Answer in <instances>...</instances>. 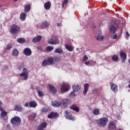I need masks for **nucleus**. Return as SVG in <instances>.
Listing matches in <instances>:
<instances>
[{"label": "nucleus", "mask_w": 130, "mask_h": 130, "mask_svg": "<svg viewBox=\"0 0 130 130\" xmlns=\"http://www.w3.org/2000/svg\"><path fill=\"white\" fill-rule=\"evenodd\" d=\"M97 123L99 127H105L108 123V118L106 117H102L99 120H97Z\"/></svg>", "instance_id": "1"}, {"label": "nucleus", "mask_w": 130, "mask_h": 130, "mask_svg": "<svg viewBox=\"0 0 130 130\" xmlns=\"http://www.w3.org/2000/svg\"><path fill=\"white\" fill-rule=\"evenodd\" d=\"M21 30V27L17 25L16 24H13L10 27V31L12 35L18 34L19 31Z\"/></svg>", "instance_id": "2"}, {"label": "nucleus", "mask_w": 130, "mask_h": 130, "mask_svg": "<svg viewBox=\"0 0 130 130\" xmlns=\"http://www.w3.org/2000/svg\"><path fill=\"white\" fill-rule=\"evenodd\" d=\"M21 118L19 116H15L11 119V122L12 124H14L15 126H18L21 124Z\"/></svg>", "instance_id": "3"}, {"label": "nucleus", "mask_w": 130, "mask_h": 130, "mask_svg": "<svg viewBox=\"0 0 130 130\" xmlns=\"http://www.w3.org/2000/svg\"><path fill=\"white\" fill-rule=\"evenodd\" d=\"M53 39H49L47 41V43L48 44H51L52 45H54V44H59V41L57 39V37L56 36L52 37Z\"/></svg>", "instance_id": "4"}, {"label": "nucleus", "mask_w": 130, "mask_h": 130, "mask_svg": "<svg viewBox=\"0 0 130 130\" xmlns=\"http://www.w3.org/2000/svg\"><path fill=\"white\" fill-rule=\"evenodd\" d=\"M70 85L68 83H63L61 85V92L64 93V92H68L70 90Z\"/></svg>", "instance_id": "5"}, {"label": "nucleus", "mask_w": 130, "mask_h": 130, "mask_svg": "<svg viewBox=\"0 0 130 130\" xmlns=\"http://www.w3.org/2000/svg\"><path fill=\"white\" fill-rule=\"evenodd\" d=\"M108 128L109 130H116V124L113 121H110L108 124Z\"/></svg>", "instance_id": "6"}, {"label": "nucleus", "mask_w": 130, "mask_h": 130, "mask_svg": "<svg viewBox=\"0 0 130 130\" xmlns=\"http://www.w3.org/2000/svg\"><path fill=\"white\" fill-rule=\"evenodd\" d=\"M121 59H122V63H124L125 59H126V54L123 51L119 52Z\"/></svg>", "instance_id": "7"}, {"label": "nucleus", "mask_w": 130, "mask_h": 130, "mask_svg": "<svg viewBox=\"0 0 130 130\" xmlns=\"http://www.w3.org/2000/svg\"><path fill=\"white\" fill-rule=\"evenodd\" d=\"M64 113L66 116V118H68V119H70V120H74V119H75V118H74L73 115H72V113L68 111V110L65 111Z\"/></svg>", "instance_id": "8"}, {"label": "nucleus", "mask_w": 130, "mask_h": 130, "mask_svg": "<svg viewBox=\"0 0 130 130\" xmlns=\"http://www.w3.org/2000/svg\"><path fill=\"white\" fill-rule=\"evenodd\" d=\"M46 126H47V123L43 122L38 126V130H43L44 128H46Z\"/></svg>", "instance_id": "9"}, {"label": "nucleus", "mask_w": 130, "mask_h": 130, "mask_svg": "<svg viewBox=\"0 0 130 130\" xmlns=\"http://www.w3.org/2000/svg\"><path fill=\"white\" fill-rule=\"evenodd\" d=\"M23 53L24 54L26 55V56H30V55L32 54V51H31V49H30V48H26L24 49Z\"/></svg>", "instance_id": "10"}, {"label": "nucleus", "mask_w": 130, "mask_h": 130, "mask_svg": "<svg viewBox=\"0 0 130 130\" xmlns=\"http://www.w3.org/2000/svg\"><path fill=\"white\" fill-rule=\"evenodd\" d=\"M90 86V84L89 83H85L84 84L83 88V94L85 95L88 92V90H89V87Z\"/></svg>", "instance_id": "11"}, {"label": "nucleus", "mask_w": 130, "mask_h": 130, "mask_svg": "<svg viewBox=\"0 0 130 130\" xmlns=\"http://www.w3.org/2000/svg\"><path fill=\"white\" fill-rule=\"evenodd\" d=\"M49 90L51 93L53 94H56L57 92V89L54 87V86L52 85H49Z\"/></svg>", "instance_id": "12"}, {"label": "nucleus", "mask_w": 130, "mask_h": 130, "mask_svg": "<svg viewBox=\"0 0 130 130\" xmlns=\"http://www.w3.org/2000/svg\"><path fill=\"white\" fill-rule=\"evenodd\" d=\"M110 85L111 86V89L112 91H113V92H114V93L117 92V90L118 89V88L117 87V85L112 83H110Z\"/></svg>", "instance_id": "13"}, {"label": "nucleus", "mask_w": 130, "mask_h": 130, "mask_svg": "<svg viewBox=\"0 0 130 130\" xmlns=\"http://www.w3.org/2000/svg\"><path fill=\"white\" fill-rule=\"evenodd\" d=\"M48 118H56V117H58V114L57 113H54L52 112L48 115Z\"/></svg>", "instance_id": "14"}, {"label": "nucleus", "mask_w": 130, "mask_h": 130, "mask_svg": "<svg viewBox=\"0 0 130 130\" xmlns=\"http://www.w3.org/2000/svg\"><path fill=\"white\" fill-rule=\"evenodd\" d=\"M42 39V36L41 35L34 37L32 40V42H39Z\"/></svg>", "instance_id": "15"}, {"label": "nucleus", "mask_w": 130, "mask_h": 130, "mask_svg": "<svg viewBox=\"0 0 130 130\" xmlns=\"http://www.w3.org/2000/svg\"><path fill=\"white\" fill-rule=\"evenodd\" d=\"M70 108H71L72 110H74V111H76V112H80V109L79 108V107H78V106L76 105H72L70 107Z\"/></svg>", "instance_id": "16"}, {"label": "nucleus", "mask_w": 130, "mask_h": 130, "mask_svg": "<svg viewBox=\"0 0 130 130\" xmlns=\"http://www.w3.org/2000/svg\"><path fill=\"white\" fill-rule=\"evenodd\" d=\"M15 111H18L19 112H21L24 110V108H23L21 106H19L18 105H16L14 107Z\"/></svg>", "instance_id": "17"}, {"label": "nucleus", "mask_w": 130, "mask_h": 130, "mask_svg": "<svg viewBox=\"0 0 130 130\" xmlns=\"http://www.w3.org/2000/svg\"><path fill=\"white\" fill-rule=\"evenodd\" d=\"M60 105H61V103H60V102L57 101L52 102V106L54 107H59V106H60Z\"/></svg>", "instance_id": "18"}, {"label": "nucleus", "mask_w": 130, "mask_h": 130, "mask_svg": "<svg viewBox=\"0 0 130 130\" xmlns=\"http://www.w3.org/2000/svg\"><path fill=\"white\" fill-rule=\"evenodd\" d=\"M44 8L45 10H49L51 8V3L50 1H48L44 4Z\"/></svg>", "instance_id": "19"}, {"label": "nucleus", "mask_w": 130, "mask_h": 130, "mask_svg": "<svg viewBox=\"0 0 130 130\" xmlns=\"http://www.w3.org/2000/svg\"><path fill=\"white\" fill-rule=\"evenodd\" d=\"M37 106V103L35 102V101H30L29 103V107L32 108H35Z\"/></svg>", "instance_id": "20"}, {"label": "nucleus", "mask_w": 130, "mask_h": 130, "mask_svg": "<svg viewBox=\"0 0 130 130\" xmlns=\"http://www.w3.org/2000/svg\"><path fill=\"white\" fill-rule=\"evenodd\" d=\"M24 7L25 13H29L30 12V10H31V6L30 5L27 4L26 6H24Z\"/></svg>", "instance_id": "21"}, {"label": "nucleus", "mask_w": 130, "mask_h": 130, "mask_svg": "<svg viewBox=\"0 0 130 130\" xmlns=\"http://www.w3.org/2000/svg\"><path fill=\"white\" fill-rule=\"evenodd\" d=\"M20 77H24L23 80L26 81L28 79V73L22 72L20 74Z\"/></svg>", "instance_id": "22"}, {"label": "nucleus", "mask_w": 130, "mask_h": 130, "mask_svg": "<svg viewBox=\"0 0 130 130\" xmlns=\"http://www.w3.org/2000/svg\"><path fill=\"white\" fill-rule=\"evenodd\" d=\"M61 102L62 103L63 106H68L69 105V102H70V100L65 99L61 101Z\"/></svg>", "instance_id": "23"}, {"label": "nucleus", "mask_w": 130, "mask_h": 130, "mask_svg": "<svg viewBox=\"0 0 130 130\" xmlns=\"http://www.w3.org/2000/svg\"><path fill=\"white\" fill-rule=\"evenodd\" d=\"M109 29L111 33H115L116 31V27L113 25H111Z\"/></svg>", "instance_id": "24"}, {"label": "nucleus", "mask_w": 130, "mask_h": 130, "mask_svg": "<svg viewBox=\"0 0 130 130\" xmlns=\"http://www.w3.org/2000/svg\"><path fill=\"white\" fill-rule=\"evenodd\" d=\"M65 47L67 50L69 51H73L74 50V48H73V46L72 45H69V44H66L65 45Z\"/></svg>", "instance_id": "25"}, {"label": "nucleus", "mask_w": 130, "mask_h": 130, "mask_svg": "<svg viewBox=\"0 0 130 130\" xmlns=\"http://www.w3.org/2000/svg\"><path fill=\"white\" fill-rule=\"evenodd\" d=\"M80 86L79 85H75L73 86V90L74 92H78L80 91Z\"/></svg>", "instance_id": "26"}, {"label": "nucleus", "mask_w": 130, "mask_h": 130, "mask_svg": "<svg viewBox=\"0 0 130 130\" xmlns=\"http://www.w3.org/2000/svg\"><path fill=\"white\" fill-rule=\"evenodd\" d=\"M27 14L25 13H22L20 14V20L21 21H25Z\"/></svg>", "instance_id": "27"}, {"label": "nucleus", "mask_w": 130, "mask_h": 130, "mask_svg": "<svg viewBox=\"0 0 130 130\" xmlns=\"http://www.w3.org/2000/svg\"><path fill=\"white\" fill-rule=\"evenodd\" d=\"M12 55H13V56H16V57L19 55V51H18V49H13V50L12 51Z\"/></svg>", "instance_id": "28"}, {"label": "nucleus", "mask_w": 130, "mask_h": 130, "mask_svg": "<svg viewBox=\"0 0 130 130\" xmlns=\"http://www.w3.org/2000/svg\"><path fill=\"white\" fill-rule=\"evenodd\" d=\"M55 53H58L59 54H61V53H62L63 52V50H62V49H61V47H60L59 48H57L54 51Z\"/></svg>", "instance_id": "29"}, {"label": "nucleus", "mask_w": 130, "mask_h": 130, "mask_svg": "<svg viewBox=\"0 0 130 130\" xmlns=\"http://www.w3.org/2000/svg\"><path fill=\"white\" fill-rule=\"evenodd\" d=\"M94 115H99L100 114V110L99 109H95L93 111Z\"/></svg>", "instance_id": "30"}, {"label": "nucleus", "mask_w": 130, "mask_h": 130, "mask_svg": "<svg viewBox=\"0 0 130 130\" xmlns=\"http://www.w3.org/2000/svg\"><path fill=\"white\" fill-rule=\"evenodd\" d=\"M17 41L18 42V43L22 44L24 43V42L26 41V40H25L24 38H20L17 39Z\"/></svg>", "instance_id": "31"}, {"label": "nucleus", "mask_w": 130, "mask_h": 130, "mask_svg": "<svg viewBox=\"0 0 130 130\" xmlns=\"http://www.w3.org/2000/svg\"><path fill=\"white\" fill-rule=\"evenodd\" d=\"M47 60L48 61V63H49V64H52L54 59L52 57H48L47 58Z\"/></svg>", "instance_id": "32"}, {"label": "nucleus", "mask_w": 130, "mask_h": 130, "mask_svg": "<svg viewBox=\"0 0 130 130\" xmlns=\"http://www.w3.org/2000/svg\"><path fill=\"white\" fill-rule=\"evenodd\" d=\"M104 39V37L99 35L96 37V40H98L99 41H102Z\"/></svg>", "instance_id": "33"}, {"label": "nucleus", "mask_w": 130, "mask_h": 130, "mask_svg": "<svg viewBox=\"0 0 130 130\" xmlns=\"http://www.w3.org/2000/svg\"><path fill=\"white\" fill-rule=\"evenodd\" d=\"M42 25L44 27H46V28H48V27H49V23L47 21L42 22Z\"/></svg>", "instance_id": "34"}, {"label": "nucleus", "mask_w": 130, "mask_h": 130, "mask_svg": "<svg viewBox=\"0 0 130 130\" xmlns=\"http://www.w3.org/2000/svg\"><path fill=\"white\" fill-rule=\"evenodd\" d=\"M47 64H49V63H48V61L46 59L44 60L42 62V66L43 67H46Z\"/></svg>", "instance_id": "35"}, {"label": "nucleus", "mask_w": 130, "mask_h": 130, "mask_svg": "<svg viewBox=\"0 0 130 130\" xmlns=\"http://www.w3.org/2000/svg\"><path fill=\"white\" fill-rule=\"evenodd\" d=\"M118 56H116V55H113L112 57L113 61H118Z\"/></svg>", "instance_id": "36"}, {"label": "nucleus", "mask_w": 130, "mask_h": 130, "mask_svg": "<svg viewBox=\"0 0 130 130\" xmlns=\"http://www.w3.org/2000/svg\"><path fill=\"white\" fill-rule=\"evenodd\" d=\"M46 50L48 52H50V51H52V50H53V47H47L46 48Z\"/></svg>", "instance_id": "37"}, {"label": "nucleus", "mask_w": 130, "mask_h": 130, "mask_svg": "<svg viewBox=\"0 0 130 130\" xmlns=\"http://www.w3.org/2000/svg\"><path fill=\"white\" fill-rule=\"evenodd\" d=\"M38 93L39 94V97H42V96H44V92L42 91H38Z\"/></svg>", "instance_id": "38"}, {"label": "nucleus", "mask_w": 130, "mask_h": 130, "mask_svg": "<svg viewBox=\"0 0 130 130\" xmlns=\"http://www.w3.org/2000/svg\"><path fill=\"white\" fill-rule=\"evenodd\" d=\"M7 115H8V113H7V112L3 111L2 112L1 116H2V117H4V116H7Z\"/></svg>", "instance_id": "39"}, {"label": "nucleus", "mask_w": 130, "mask_h": 130, "mask_svg": "<svg viewBox=\"0 0 130 130\" xmlns=\"http://www.w3.org/2000/svg\"><path fill=\"white\" fill-rule=\"evenodd\" d=\"M69 4V0H64L62 4V7L63 8L64 5H68Z\"/></svg>", "instance_id": "40"}, {"label": "nucleus", "mask_w": 130, "mask_h": 130, "mask_svg": "<svg viewBox=\"0 0 130 130\" xmlns=\"http://www.w3.org/2000/svg\"><path fill=\"white\" fill-rule=\"evenodd\" d=\"M42 112H47L48 111V109L47 108L44 107L41 110Z\"/></svg>", "instance_id": "41"}, {"label": "nucleus", "mask_w": 130, "mask_h": 130, "mask_svg": "<svg viewBox=\"0 0 130 130\" xmlns=\"http://www.w3.org/2000/svg\"><path fill=\"white\" fill-rule=\"evenodd\" d=\"M88 56L86 55L83 56V61H86V60H88Z\"/></svg>", "instance_id": "42"}, {"label": "nucleus", "mask_w": 130, "mask_h": 130, "mask_svg": "<svg viewBox=\"0 0 130 130\" xmlns=\"http://www.w3.org/2000/svg\"><path fill=\"white\" fill-rule=\"evenodd\" d=\"M76 91H72L70 93V96H72V97H75V95H76Z\"/></svg>", "instance_id": "43"}, {"label": "nucleus", "mask_w": 130, "mask_h": 130, "mask_svg": "<svg viewBox=\"0 0 130 130\" xmlns=\"http://www.w3.org/2000/svg\"><path fill=\"white\" fill-rule=\"evenodd\" d=\"M128 37H129V34L127 31H126L125 36L126 39H128Z\"/></svg>", "instance_id": "44"}, {"label": "nucleus", "mask_w": 130, "mask_h": 130, "mask_svg": "<svg viewBox=\"0 0 130 130\" xmlns=\"http://www.w3.org/2000/svg\"><path fill=\"white\" fill-rule=\"evenodd\" d=\"M12 48V45L10 44H8L7 45V49H11Z\"/></svg>", "instance_id": "45"}, {"label": "nucleus", "mask_w": 130, "mask_h": 130, "mask_svg": "<svg viewBox=\"0 0 130 130\" xmlns=\"http://www.w3.org/2000/svg\"><path fill=\"white\" fill-rule=\"evenodd\" d=\"M31 116L32 118H35V117L37 116V114L36 113H32V115Z\"/></svg>", "instance_id": "46"}, {"label": "nucleus", "mask_w": 130, "mask_h": 130, "mask_svg": "<svg viewBox=\"0 0 130 130\" xmlns=\"http://www.w3.org/2000/svg\"><path fill=\"white\" fill-rule=\"evenodd\" d=\"M117 38V36L116 35H113L112 37L113 39H116Z\"/></svg>", "instance_id": "47"}, {"label": "nucleus", "mask_w": 130, "mask_h": 130, "mask_svg": "<svg viewBox=\"0 0 130 130\" xmlns=\"http://www.w3.org/2000/svg\"><path fill=\"white\" fill-rule=\"evenodd\" d=\"M85 64H86V66H88V64H90V61H85Z\"/></svg>", "instance_id": "48"}, {"label": "nucleus", "mask_w": 130, "mask_h": 130, "mask_svg": "<svg viewBox=\"0 0 130 130\" xmlns=\"http://www.w3.org/2000/svg\"><path fill=\"white\" fill-rule=\"evenodd\" d=\"M37 49H38V50H42V47L41 46H38Z\"/></svg>", "instance_id": "49"}, {"label": "nucleus", "mask_w": 130, "mask_h": 130, "mask_svg": "<svg viewBox=\"0 0 130 130\" xmlns=\"http://www.w3.org/2000/svg\"><path fill=\"white\" fill-rule=\"evenodd\" d=\"M23 73H28V72H27L26 68H23Z\"/></svg>", "instance_id": "50"}, {"label": "nucleus", "mask_w": 130, "mask_h": 130, "mask_svg": "<svg viewBox=\"0 0 130 130\" xmlns=\"http://www.w3.org/2000/svg\"><path fill=\"white\" fill-rule=\"evenodd\" d=\"M24 106H25V107H28L29 106V103H26L24 104Z\"/></svg>", "instance_id": "51"}, {"label": "nucleus", "mask_w": 130, "mask_h": 130, "mask_svg": "<svg viewBox=\"0 0 130 130\" xmlns=\"http://www.w3.org/2000/svg\"><path fill=\"white\" fill-rule=\"evenodd\" d=\"M7 128L9 130L11 129V126H10V125H7Z\"/></svg>", "instance_id": "52"}, {"label": "nucleus", "mask_w": 130, "mask_h": 130, "mask_svg": "<svg viewBox=\"0 0 130 130\" xmlns=\"http://www.w3.org/2000/svg\"><path fill=\"white\" fill-rule=\"evenodd\" d=\"M0 111H2V112L4 111V109L2 107V106H0Z\"/></svg>", "instance_id": "53"}, {"label": "nucleus", "mask_w": 130, "mask_h": 130, "mask_svg": "<svg viewBox=\"0 0 130 130\" xmlns=\"http://www.w3.org/2000/svg\"><path fill=\"white\" fill-rule=\"evenodd\" d=\"M57 25L58 27H60V26H61V23H57Z\"/></svg>", "instance_id": "54"}, {"label": "nucleus", "mask_w": 130, "mask_h": 130, "mask_svg": "<svg viewBox=\"0 0 130 130\" xmlns=\"http://www.w3.org/2000/svg\"><path fill=\"white\" fill-rule=\"evenodd\" d=\"M5 68L6 70H8V69H9V67H8V66H6Z\"/></svg>", "instance_id": "55"}, {"label": "nucleus", "mask_w": 130, "mask_h": 130, "mask_svg": "<svg viewBox=\"0 0 130 130\" xmlns=\"http://www.w3.org/2000/svg\"><path fill=\"white\" fill-rule=\"evenodd\" d=\"M3 105V103H2V101H0V106Z\"/></svg>", "instance_id": "56"}, {"label": "nucleus", "mask_w": 130, "mask_h": 130, "mask_svg": "<svg viewBox=\"0 0 130 130\" xmlns=\"http://www.w3.org/2000/svg\"><path fill=\"white\" fill-rule=\"evenodd\" d=\"M22 69V67L19 68V70H21Z\"/></svg>", "instance_id": "57"}, {"label": "nucleus", "mask_w": 130, "mask_h": 130, "mask_svg": "<svg viewBox=\"0 0 130 130\" xmlns=\"http://www.w3.org/2000/svg\"><path fill=\"white\" fill-rule=\"evenodd\" d=\"M14 2H18V0H13Z\"/></svg>", "instance_id": "58"}, {"label": "nucleus", "mask_w": 130, "mask_h": 130, "mask_svg": "<svg viewBox=\"0 0 130 130\" xmlns=\"http://www.w3.org/2000/svg\"><path fill=\"white\" fill-rule=\"evenodd\" d=\"M128 88H130V84L128 85Z\"/></svg>", "instance_id": "59"}, {"label": "nucleus", "mask_w": 130, "mask_h": 130, "mask_svg": "<svg viewBox=\"0 0 130 130\" xmlns=\"http://www.w3.org/2000/svg\"><path fill=\"white\" fill-rule=\"evenodd\" d=\"M128 62H129V63L130 64V59H129V60H128Z\"/></svg>", "instance_id": "60"}, {"label": "nucleus", "mask_w": 130, "mask_h": 130, "mask_svg": "<svg viewBox=\"0 0 130 130\" xmlns=\"http://www.w3.org/2000/svg\"><path fill=\"white\" fill-rule=\"evenodd\" d=\"M118 130H121L120 128H119Z\"/></svg>", "instance_id": "61"}]
</instances>
